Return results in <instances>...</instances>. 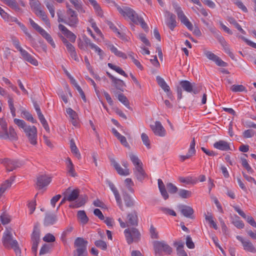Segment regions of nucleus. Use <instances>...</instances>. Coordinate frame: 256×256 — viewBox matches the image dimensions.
Wrapping results in <instances>:
<instances>
[{
    "instance_id": "obj_61",
    "label": "nucleus",
    "mask_w": 256,
    "mask_h": 256,
    "mask_svg": "<svg viewBox=\"0 0 256 256\" xmlns=\"http://www.w3.org/2000/svg\"><path fill=\"white\" fill-rule=\"evenodd\" d=\"M0 220L3 224H8L10 220V216L4 213L0 216Z\"/></svg>"
},
{
    "instance_id": "obj_63",
    "label": "nucleus",
    "mask_w": 256,
    "mask_h": 256,
    "mask_svg": "<svg viewBox=\"0 0 256 256\" xmlns=\"http://www.w3.org/2000/svg\"><path fill=\"white\" fill-rule=\"evenodd\" d=\"M222 46L223 47V48H224L225 52L227 54H228L229 55V56L232 59H234V56L232 54V52H231L230 50V48H229V46H228V44L226 43L224 45Z\"/></svg>"
},
{
    "instance_id": "obj_62",
    "label": "nucleus",
    "mask_w": 256,
    "mask_h": 256,
    "mask_svg": "<svg viewBox=\"0 0 256 256\" xmlns=\"http://www.w3.org/2000/svg\"><path fill=\"white\" fill-rule=\"evenodd\" d=\"M138 38L147 46H150V44L149 40L146 38L144 34H138Z\"/></svg>"
},
{
    "instance_id": "obj_25",
    "label": "nucleus",
    "mask_w": 256,
    "mask_h": 256,
    "mask_svg": "<svg viewBox=\"0 0 256 256\" xmlns=\"http://www.w3.org/2000/svg\"><path fill=\"white\" fill-rule=\"evenodd\" d=\"M178 208L181 213L186 218H191L194 213V210L192 208L186 205H180Z\"/></svg>"
},
{
    "instance_id": "obj_45",
    "label": "nucleus",
    "mask_w": 256,
    "mask_h": 256,
    "mask_svg": "<svg viewBox=\"0 0 256 256\" xmlns=\"http://www.w3.org/2000/svg\"><path fill=\"white\" fill-rule=\"evenodd\" d=\"M178 194L182 198H187L191 196L192 192L186 190L180 189L178 191Z\"/></svg>"
},
{
    "instance_id": "obj_6",
    "label": "nucleus",
    "mask_w": 256,
    "mask_h": 256,
    "mask_svg": "<svg viewBox=\"0 0 256 256\" xmlns=\"http://www.w3.org/2000/svg\"><path fill=\"white\" fill-rule=\"evenodd\" d=\"M65 24L71 28H76L78 24V18L77 12L74 10H69L66 12Z\"/></svg>"
},
{
    "instance_id": "obj_19",
    "label": "nucleus",
    "mask_w": 256,
    "mask_h": 256,
    "mask_svg": "<svg viewBox=\"0 0 256 256\" xmlns=\"http://www.w3.org/2000/svg\"><path fill=\"white\" fill-rule=\"evenodd\" d=\"M22 59L31 64H32L37 66L38 64V60L30 54L26 50L23 49L20 52Z\"/></svg>"
},
{
    "instance_id": "obj_11",
    "label": "nucleus",
    "mask_w": 256,
    "mask_h": 256,
    "mask_svg": "<svg viewBox=\"0 0 256 256\" xmlns=\"http://www.w3.org/2000/svg\"><path fill=\"white\" fill-rule=\"evenodd\" d=\"M204 55L210 60L214 62L216 65L220 66L226 67L228 66L227 63L224 62L220 58L210 51L204 50Z\"/></svg>"
},
{
    "instance_id": "obj_57",
    "label": "nucleus",
    "mask_w": 256,
    "mask_h": 256,
    "mask_svg": "<svg viewBox=\"0 0 256 256\" xmlns=\"http://www.w3.org/2000/svg\"><path fill=\"white\" fill-rule=\"evenodd\" d=\"M166 188L168 191L171 194H175L178 190V188L171 182L166 184Z\"/></svg>"
},
{
    "instance_id": "obj_12",
    "label": "nucleus",
    "mask_w": 256,
    "mask_h": 256,
    "mask_svg": "<svg viewBox=\"0 0 256 256\" xmlns=\"http://www.w3.org/2000/svg\"><path fill=\"white\" fill-rule=\"evenodd\" d=\"M0 162L4 164L8 172L12 171L20 166V163L16 160H11L8 158H0Z\"/></svg>"
},
{
    "instance_id": "obj_52",
    "label": "nucleus",
    "mask_w": 256,
    "mask_h": 256,
    "mask_svg": "<svg viewBox=\"0 0 256 256\" xmlns=\"http://www.w3.org/2000/svg\"><path fill=\"white\" fill-rule=\"evenodd\" d=\"M232 222L236 227L240 229L244 228V226L242 221L240 220V218L238 216H236V219L234 220Z\"/></svg>"
},
{
    "instance_id": "obj_7",
    "label": "nucleus",
    "mask_w": 256,
    "mask_h": 256,
    "mask_svg": "<svg viewBox=\"0 0 256 256\" xmlns=\"http://www.w3.org/2000/svg\"><path fill=\"white\" fill-rule=\"evenodd\" d=\"M154 247L155 254L158 256H161L162 252L167 254H170L172 252V248L164 241L154 242Z\"/></svg>"
},
{
    "instance_id": "obj_47",
    "label": "nucleus",
    "mask_w": 256,
    "mask_h": 256,
    "mask_svg": "<svg viewBox=\"0 0 256 256\" xmlns=\"http://www.w3.org/2000/svg\"><path fill=\"white\" fill-rule=\"evenodd\" d=\"M22 114H23L24 118L27 120H28L33 124L36 122V120L28 112L23 110Z\"/></svg>"
},
{
    "instance_id": "obj_4",
    "label": "nucleus",
    "mask_w": 256,
    "mask_h": 256,
    "mask_svg": "<svg viewBox=\"0 0 256 256\" xmlns=\"http://www.w3.org/2000/svg\"><path fill=\"white\" fill-rule=\"evenodd\" d=\"M124 233L127 242L130 244L133 242H138L140 238V234L136 228H128L124 230Z\"/></svg>"
},
{
    "instance_id": "obj_1",
    "label": "nucleus",
    "mask_w": 256,
    "mask_h": 256,
    "mask_svg": "<svg viewBox=\"0 0 256 256\" xmlns=\"http://www.w3.org/2000/svg\"><path fill=\"white\" fill-rule=\"evenodd\" d=\"M65 195V199L68 202L76 200V202L71 204L70 206L72 208H78L84 206L86 201V197L82 196H79L80 190L78 189H72L70 187L68 188L63 192Z\"/></svg>"
},
{
    "instance_id": "obj_26",
    "label": "nucleus",
    "mask_w": 256,
    "mask_h": 256,
    "mask_svg": "<svg viewBox=\"0 0 256 256\" xmlns=\"http://www.w3.org/2000/svg\"><path fill=\"white\" fill-rule=\"evenodd\" d=\"M214 146L218 150H230V144L224 140H220L218 142H216L214 144Z\"/></svg>"
},
{
    "instance_id": "obj_28",
    "label": "nucleus",
    "mask_w": 256,
    "mask_h": 256,
    "mask_svg": "<svg viewBox=\"0 0 256 256\" xmlns=\"http://www.w3.org/2000/svg\"><path fill=\"white\" fill-rule=\"evenodd\" d=\"M66 170L70 176L72 177H76L77 176V174L74 170V166L70 158H68L67 160Z\"/></svg>"
},
{
    "instance_id": "obj_39",
    "label": "nucleus",
    "mask_w": 256,
    "mask_h": 256,
    "mask_svg": "<svg viewBox=\"0 0 256 256\" xmlns=\"http://www.w3.org/2000/svg\"><path fill=\"white\" fill-rule=\"evenodd\" d=\"M78 218L83 224L87 223L88 220V218L84 210H79L78 212Z\"/></svg>"
},
{
    "instance_id": "obj_9",
    "label": "nucleus",
    "mask_w": 256,
    "mask_h": 256,
    "mask_svg": "<svg viewBox=\"0 0 256 256\" xmlns=\"http://www.w3.org/2000/svg\"><path fill=\"white\" fill-rule=\"evenodd\" d=\"M112 165L114 168L120 176H126L130 174V170L128 168V164L126 160L122 162V164L124 168H122L114 159L110 160Z\"/></svg>"
},
{
    "instance_id": "obj_33",
    "label": "nucleus",
    "mask_w": 256,
    "mask_h": 256,
    "mask_svg": "<svg viewBox=\"0 0 256 256\" xmlns=\"http://www.w3.org/2000/svg\"><path fill=\"white\" fill-rule=\"evenodd\" d=\"M109 48L111 52H113L116 56L122 58L124 59H126L127 58V56L126 54L118 50L117 48H116L114 45H110L109 46Z\"/></svg>"
},
{
    "instance_id": "obj_10",
    "label": "nucleus",
    "mask_w": 256,
    "mask_h": 256,
    "mask_svg": "<svg viewBox=\"0 0 256 256\" xmlns=\"http://www.w3.org/2000/svg\"><path fill=\"white\" fill-rule=\"evenodd\" d=\"M236 238L237 240L241 242L243 249L245 251L252 254H255L256 252V248L250 240L244 238L240 236H237Z\"/></svg>"
},
{
    "instance_id": "obj_30",
    "label": "nucleus",
    "mask_w": 256,
    "mask_h": 256,
    "mask_svg": "<svg viewBox=\"0 0 256 256\" xmlns=\"http://www.w3.org/2000/svg\"><path fill=\"white\" fill-rule=\"evenodd\" d=\"M158 186L162 196L164 200H166L168 198V194L166 190L165 186L161 179L158 180Z\"/></svg>"
},
{
    "instance_id": "obj_36",
    "label": "nucleus",
    "mask_w": 256,
    "mask_h": 256,
    "mask_svg": "<svg viewBox=\"0 0 256 256\" xmlns=\"http://www.w3.org/2000/svg\"><path fill=\"white\" fill-rule=\"evenodd\" d=\"M90 3L94 7L97 14L100 16H102V11L96 0H88Z\"/></svg>"
},
{
    "instance_id": "obj_15",
    "label": "nucleus",
    "mask_w": 256,
    "mask_h": 256,
    "mask_svg": "<svg viewBox=\"0 0 256 256\" xmlns=\"http://www.w3.org/2000/svg\"><path fill=\"white\" fill-rule=\"evenodd\" d=\"M165 16L166 18V24L172 30H173L176 26V16L172 13L166 10L165 12Z\"/></svg>"
},
{
    "instance_id": "obj_55",
    "label": "nucleus",
    "mask_w": 256,
    "mask_h": 256,
    "mask_svg": "<svg viewBox=\"0 0 256 256\" xmlns=\"http://www.w3.org/2000/svg\"><path fill=\"white\" fill-rule=\"evenodd\" d=\"M150 232L152 238L157 239L158 238V232H157L156 228L153 226V225L150 226Z\"/></svg>"
},
{
    "instance_id": "obj_54",
    "label": "nucleus",
    "mask_w": 256,
    "mask_h": 256,
    "mask_svg": "<svg viewBox=\"0 0 256 256\" xmlns=\"http://www.w3.org/2000/svg\"><path fill=\"white\" fill-rule=\"evenodd\" d=\"M141 18L142 17L139 16L136 12L134 10L129 19L135 24H138V22H140V19H141Z\"/></svg>"
},
{
    "instance_id": "obj_46",
    "label": "nucleus",
    "mask_w": 256,
    "mask_h": 256,
    "mask_svg": "<svg viewBox=\"0 0 256 256\" xmlns=\"http://www.w3.org/2000/svg\"><path fill=\"white\" fill-rule=\"evenodd\" d=\"M230 89L232 92H235L246 91V88L242 84H240V85L234 84L230 87Z\"/></svg>"
},
{
    "instance_id": "obj_22",
    "label": "nucleus",
    "mask_w": 256,
    "mask_h": 256,
    "mask_svg": "<svg viewBox=\"0 0 256 256\" xmlns=\"http://www.w3.org/2000/svg\"><path fill=\"white\" fill-rule=\"evenodd\" d=\"M195 145L196 142L194 138L190 142V146L187 154L186 156L181 155L180 156L181 161L184 162L185 160L190 158L196 154V152L195 150Z\"/></svg>"
},
{
    "instance_id": "obj_29",
    "label": "nucleus",
    "mask_w": 256,
    "mask_h": 256,
    "mask_svg": "<svg viewBox=\"0 0 256 256\" xmlns=\"http://www.w3.org/2000/svg\"><path fill=\"white\" fill-rule=\"evenodd\" d=\"M56 221V216L54 214H47L44 220V224L46 226L52 225Z\"/></svg>"
},
{
    "instance_id": "obj_59",
    "label": "nucleus",
    "mask_w": 256,
    "mask_h": 256,
    "mask_svg": "<svg viewBox=\"0 0 256 256\" xmlns=\"http://www.w3.org/2000/svg\"><path fill=\"white\" fill-rule=\"evenodd\" d=\"M160 210L166 214H168L172 216H176V212L169 208H160Z\"/></svg>"
},
{
    "instance_id": "obj_49",
    "label": "nucleus",
    "mask_w": 256,
    "mask_h": 256,
    "mask_svg": "<svg viewBox=\"0 0 256 256\" xmlns=\"http://www.w3.org/2000/svg\"><path fill=\"white\" fill-rule=\"evenodd\" d=\"M32 242L40 241V230L36 226H34L32 235Z\"/></svg>"
},
{
    "instance_id": "obj_64",
    "label": "nucleus",
    "mask_w": 256,
    "mask_h": 256,
    "mask_svg": "<svg viewBox=\"0 0 256 256\" xmlns=\"http://www.w3.org/2000/svg\"><path fill=\"white\" fill-rule=\"evenodd\" d=\"M186 245L189 248H194V244L193 242L191 237L188 236L186 238Z\"/></svg>"
},
{
    "instance_id": "obj_43",
    "label": "nucleus",
    "mask_w": 256,
    "mask_h": 256,
    "mask_svg": "<svg viewBox=\"0 0 256 256\" xmlns=\"http://www.w3.org/2000/svg\"><path fill=\"white\" fill-rule=\"evenodd\" d=\"M118 98L128 108L131 109V108L130 106V103H129L128 100L127 98L125 96H124L122 94H119L118 95Z\"/></svg>"
},
{
    "instance_id": "obj_53",
    "label": "nucleus",
    "mask_w": 256,
    "mask_h": 256,
    "mask_svg": "<svg viewBox=\"0 0 256 256\" xmlns=\"http://www.w3.org/2000/svg\"><path fill=\"white\" fill-rule=\"evenodd\" d=\"M141 138L142 140V141L143 142V144L148 148H150V141L148 138V136L145 134L142 133L141 134Z\"/></svg>"
},
{
    "instance_id": "obj_37",
    "label": "nucleus",
    "mask_w": 256,
    "mask_h": 256,
    "mask_svg": "<svg viewBox=\"0 0 256 256\" xmlns=\"http://www.w3.org/2000/svg\"><path fill=\"white\" fill-rule=\"evenodd\" d=\"M71 151L74 154L78 159L80 158V154L78 149L74 140H72L70 142Z\"/></svg>"
},
{
    "instance_id": "obj_20",
    "label": "nucleus",
    "mask_w": 256,
    "mask_h": 256,
    "mask_svg": "<svg viewBox=\"0 0 256 256\" xmlns=\"http://www.w3.org/2000/svg\"><path fill=\"white\" fill-rule=\"evenodd\" d=\"M108 186L114 196L118 206L122 210H124V207L122 204V201L118 191V190L117 188H116L114 184L110 182Z\"/></svg>"
},
{
    "instance_id": "obj_23",
    "label": "nucleus",
    "mask_w": 256,
    "mask_h": 256,
    "mask_svg": "<svg viewBox=\"0 0 256 256\" xmlns=\"http://www.w3.org/2000/svg\"><path fill=\"white\" fill-rule=\"evenodd\" d=\"M134 172L136 178L139 181H142L147 176V175L142 168V166H136V167L134 168Z\"/></svg>"
},
{
    "instance_id": "obj_3",
    "label": "nucleus",
    "mask_w": 256,
    "mask_h": 256,
    "mask_svg": "<svg viewBox=\"0 0 256 256\" xmlns=\"http://www.w3.org/2000/svg\"><path fill=\"white\" fill-rule=\"evenodd\" d=\"M12 232L6 229L4 233L2 236V243L6 248H12L14 249L16 254L18 256H20V250L18 246V242L13 239Z\"/></svg>"
},
{
    "instance_id": "obj_40",
    "label": "nucleus",
    "mask_w": 256,
    "mask_h": 256,
    "mask_svg": "<svg viewBox=\"0 0 256 256\" xmlns=\"http://www.w3.org/2000/svg\"><path fill=\"white\" fill-rule=\"evenodd\" d=\"M172 6L180 20L186 16L181 8L176 3H173Z\"/></svg>"
},
{
    "instance_id": "obj_24",
    "label": "nucleus",
    "mask_w": 256,
    "mask_h": 256,
    "mask_svg": "<svg viewBox=\"0 0 256 256\" xmlns=\"http://www.w3.org/2000/svg\"><path fill=\"white\" fill-rule=\"evenodd\" d=\"M116 7L118 12L124 18H130V15L132 14L134 10L130 8L127 6L120 7L118 4H116Z\"/></svg>"
},
{
    "instance_id": "obj_18",
    "label": "nucleus",
    "mask_w": 256,
    "mask_h": 256,
    "mask_svg": "<svg viewBox=\"0 0 256 256\" xmlns=\"http://www.w3.org/2000/svg\"><path fill=\"white\" fill-rule=\"evenodd\" d=\"M58 28L62 34L68 38L71 42H75L76 38V36L71 31L68 30L64 26L60 24Z\"/></svg>"
},
{
    "instance_id": "obj_50",
    "label": "nucleus",
    "mask_w": 256,
    "mask_h": 256,
    "mask_svg": "<svg viewBox=\"0 0 256 256\" xmlns=\"http://www.w3.org/2000/svg\"><path fill=\"white\" fill-rule=\"evenodd\" d=\"M44 4L48 10L52 18H54L55 16V9L54 4L49 2H45Z\"/></svg>"
},
{
    "instance_id": "obj_13",
    "label": "nucleus",
    "mask_w": 256,
    "mask_h": 256,
    "mask_svg": "<svg viewBox=\"0 0 256 256\" xmlns=\"http://www.w3.org/2000/svg\"><path fill=\"white\" fill-rule=\"evenodd\" d=\"M150 127L155 135L161 137L166 136V130L159 121H156L154 124H151Z\"/></svg>"
},
{
    "instance_id": "obj_35",
    "label": "nucleus",
    "mask_w": 256,
    "mask_h": 256,
    "mask_svg": "<svg viewBox=\"0 0 256 256\" xmlns=\"http://www.w3.org/2000/svg\"><path fill=\"white\" fill-rule=\"evenodd\" d=\"M124 200L125 203V204L128 208H132L134 206V201L132 199V198L128 194H124Z\"/></svg>"
},
{
    "instance_id": "obj_41",
    "label": "nucleus",
    "mask_w": 256,
    "mask_h": 256,
    "mask_svg": "<svg viewBox=\"0 0 256 256\" xmlns=\"http://www.w3.org/2000/svg\"><path fill=\"white\" fill-rule=\"evenodd\" d=\"M112 82L114 84L116 88L120 90L123 91L124 88L126 86L124 82L121 80L116 78L115 80Z\"/></svg>"
},
{
    "instance_id": "obj_16",
    "label": "nucleus",
    "mask_w": 256,
    "mask_h": 256,
    "mask_svg": "<svg viewBox=\"0 0 256 256\" xmlns=\"http://www.w3.org/2000/svg\"><path fill=\"white\" fill-rule=\"evenodd\" d=\"M88 242L81 238H78L74 242V247L76 248V252H86V246Z\"/></svg>"
},
{
    "instance_id": "obj_42",
    "label": "nucleus",
    "mask_w": 256,
    "mask_h": 256,
    "mask_svg": "<svg viewBox=\"0 0 256 256\" xmlns=\"http://www.w3.org/2000/svg\"><path fill=\"white\" fill-rule=\"evenodd\" d=\"M108 66L111 69L115 70L118 73L124 76L125 77H128L127 74L119 66L114 65L112 64L108 63Z\"/></svg>"
},
{
    "instance_id": "obj_31",
    "label": "nucleus",
    "mask_w": 256,
    "mask_h": 256,
    "mask_svg": "<svg viewBox=\"0 0 256 256\" xmlns=\"http://www.w3.org/2000/svg\"><path fill=\"white\" fill-rule=\"evenodd\" d=\"M13 180H6L0 185V198L2 196L6 190L11 186Z\"/></svg>"
},
{
    "instance_id": "obj_60",
    "label": "nucleus",
    "mask_w": 256,
    "mask_h": 256,
    "mask_svg": "<svg viewBox=\"0 0 256 256\" xmlns=\"http://www.w3.org/2000/svg\"><path fill=\"white\" fill-rule=\"evenodd\" d=\"M233 2L244 12H247L248 10L243 3L240 0H232Z\"/></svg>"
},
{
    "instance_id": "obj_48",
    "label": "nucleus",
    "mask_w": 256,
    "mask_h": 256,
    "mask_svg": "<svg viewBox=\"0 0 256 256\" xmlns=\"http://www.w3.org/2000/svg\"><path fill=\"white\" fill-rule=\"evenodd\" d=\"M30 5L34 10V12L36 10H38L41 8V4L38 0H30Z\"/></svg>"
},
{
    "instance_id": "obj_32",
    "label": "nucleus",
    "mask_w": 256,
    "mask_h": 256,
    "mask_svg": "<svg viewBox=\"0 0 256 256\" xmlns=\"http://www.w3.org/2000/svg\"><path fill=\"white\" fill-rule=\"evenodd\" d=\"M156 80L158 84L161 87V88L166 92H169L170 88L169 86L166 84L164 80L160 76H157Z\"/></svg>"
},
{
    "instance_id": "obj_44",
    "label": "nucleus",
    "mask_w": 256,
    "mask_h": 256,
    "mask_svg": "<svg viewBox=\"0 0 256 256\" xmlns=\"http://www.w3.org/2000/svg\"><path fill=\"white\" fill-rule=\"evenodd\" d=\"M228 20L230 24H233L235 28H236L242 33L245 34L244 30L236 22L234 18L232 17H230L228 18Z\"/></svg>"
},
{
    "instance_id": "obj_56",
    "label": "nucleus",
    "mask_w": 256,
    "mask_h": 256,
    "mask_svg": "<svg viewBox=\"0 0 256 256\" xmlns=\"http://www.w3.org/2000/svg\"><path fill=\"white\" fill-rule=\"evenodd\" d=\"M96 246L102 250H106L107 248V244L106 242L103 240H99L95 242Z\"/></svg>"
},
{
    "instance_id": "obj_38",
    "label": "nucleus",
    "mask_w": 256,
    "mask_h": 256,
    "mask_svg": "<svg viewBox=\"0 0 256 256\" xmlns=\"http://www.w3.org/2000/svg\"><path fill=\"white\" fill-rule=\"evenodd\" d=\"M4 2L12 8L18 10H20L19 6L16 0H2Z\"/></svg>"
},
{
    "instance_id": "obj_14",
    "label": "nucleus",
    "mask_w": 256,
    "mask_h": 256,
    "mask_svg": "<svg viewBox=\"0 0 256 256\" xmlns=\"http://www.w3.org/2000/svg\"><path fill=\"white\" fill-rule=\"evenodd\" d=\"M138 214L136 211L132 210L128 213L126 216V223L127 226H137L138 225Z\"/></svg>"
},
{
    "instance_id": "obj_51",
    "label": "nucleus",
    "mask_w": 256,
    "mask_h": 256,
    "mask_svg": "<svg viewBox=\"0 0 256 256\" xmlns=\"http://www.w3.org/2000/svg\"><path fill=\"white\" fill-rule=\"evenodd\" d=\"M180 22L184 24L186 28L190 30H192L193 29V26L192 24L189 21L188 19L186 16L180 19Z\"/></svg>"
},
{
    "instance_id": "obj_34",
    "label": "nucleus",
    "mask_w": 256,
    "mask_h": 256,
    "mask_svg": "<svg viewBox=\"0 0 256 256\" xmlns=\"http://www.w3.org/2000/svg\"><path fill=\"white\" fill-rule=\"evenodd\" d=\"M129 157L134 165V168L136 167V166H142V163L140 160L138 158V156L134 154L132 152L130 153Z\"/></svg>"
},
{
    "instance_id": "obj_17",
    "label": "nucleus",
    "mask_w": 256,
    "mask_h": 256,
    "mask_svg": "<svg viewBox=\"0 0 256 256\" xmlns=\"http://www.w3.org/2000/svg\"><path fill=\"white\" fill-rule=\"evenodd\" d=\"M52 181L51 177L47 175H41L38 177L36 185L39 189H42L48 186Z\"/></svg>"
},
{
    "instance_id": "obj_58",
    "label": "nucleus",
    "mask_w": 256,
    "mask_h": 256,
    "mask_svg": "<svg viewBox=\"0 0 256 256\" xmlns=\"http://www.w3.org/2000/svg\"><path fill=\"white\" fill-rule=\"evenodd\" d=\"M124 183L127 188L131 192H134V189L132 188V186H134V182L130 178H127L124 180Z\"/></svg>"
},
{
    "instance_id": "obj_5",
    "label": "nucleus",
    "mask_w": 256,
    "mask_h": 256,
    "mask_svg": "<svg viewBox=\"0 0 256 256\" xmlns=\"http://www.w3.org/2000/svg\"><path fill=\"white\" fill-rule=\"evenodd\" d=\"M29 22L32 26L38 32L53 48H54L56 47L53 39L48 33L36 23L32 18H29Z\"/></svg>"
},
{
    "instance_id": "obj_21",
    "label": "nucleus",
    "mask_w": 256,
    "mask_h": 256,
    "mask_svg": "<svg viewBox=\"0 0 256 256\" xmlns=\"http://www.w3.org/2000/svg\"><path fill=\"white\" fill-rule=\"evenodd\" d=\"M4 134L0 135V138L4 139L8 138L11 140H18L17 134L12 127H10L8 131L6 130Z\"/></svg>"
},
{
    "instance_id": "obj_2",
    "label": "nucleus",
    "mask_w": 256,
    "mask_h": 256,
    "mask_svg": "<svg viewBox=\"0 0 256 256\" xmlns=\"http://www.w3.org/2000/svg\"><path fill=\"white\" fill-rule=\"evenodd\" d=\"M14 122L20 128H22L28 138L29 142L33 145L37 144V128L35 126L28 125L22 120L14 118Z\"/></svg>"
},
{
    "instance_id": "obj_8",
    "label": "nucleus",
    "mask_w": 256,
    "mask_h": 256,
    "mask_svg": "<svg viewBox=\"0 0 256 256\" xmlns=\"http://www.w3.org/2000/svg\"><path fill=\"white\" fill-rule=\"evenodd\" d=\"M180 85L184 90L188 92H192L195 94L199 93L202 89L201 86H197L195 83H192L188 80L181 81Z\"/></svg>"
},
{
    "instance_id": "obj_27",
    "label": "nucleus",
    "mask_w": 256,
    "mask_h": 256,
    "mask_svg": "<svg viewBox=\"0 0 256 256\" xmlns=\"http://www.w3.org/2000/svg\"><path fill=\"white\" fill-rule=\"evenodd\" d=\"M66 113L69 116V117L70 119V122L74 126H78V114L73 110L71 108H68L66 109Z\"/></svg>"
}]
</instances>
